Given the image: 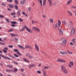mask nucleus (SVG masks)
Listing matches in <instances>:
<instances>
[{
	"label": "nucleus",
	"instance_id": "nucleus-1",
	"mask_svg": "<svg viewBox=\"0 0 76 76\" xmlns=\"http://www.w3.org/2000/svg\"><path fill=\"white\" fill-rule=\"evenodd\" d=\"M61 26V21L60 20H58V23H56V24L53 27L55 29H60V26Z\"/></svg>",
	"mask_w": 76,
	"mask_h": 76
},
{
	"label": "nucleus",
	"instance_id": "nucleus-2",
	"mask_svg": "<svg viewBox=\"0 0 76 76\" xmlns=\"http://www.w3.org/2000/svg\"><path fill=\"white\" fill-rule=\"evenodd\" d=\"M61 41H62L61 43V45L62 46H66L67 43V40L64 38H62L61 39Z\"/></svg>",
	"mask_w": 76,
	"mask_h": 76
},
{
	"label": "nucleus",
	"instance_id": "nucleus-3",
	"mask_svg": "<svg viewBox=\"0 0 76 76\" xmlns=\"http://www.w3.org/2000/svg\"><path fill=\"white\" fill-rule=\"evenodd\" d=\"M61 70L64 74H67L68 73V72H67V69H66L64 66H61Z\"/></svg>",
	"mask_w": 76,
	"mask_h": 76
},
{
	"label": "nucleus",
	"instance_id": "nucleus-4",
	"mask_svg": "<svg viewBox=\"0 0 76 76\" xmlns=\"http://www.w3.org/2000/svg\"><path fill=\"white\" fill-rule=\"evenodd\" d=\"M57 61L58 62H61V63H66V60L60 58L58 59L57 60Z\"/></svg>",
	"mask_w": 76,
	"mask_h": 76
},
{
	"label": "nucleus",
	"instance_id": "nucleus-5",
	"mask_svg": "<svg viewBox=\"0 0 76 76\" xmlns=\"http://www.w3.org/2000/svg\"><path fill=\"white\" fill-rule=\"evenodd\" d=\"M75 28H72L71 33V36H73L74 35H75Z\"/></svg>",
	"mask_w": 76,
	"mask_h": 76
},
{
	"label": "nucleus",
	"instance_id": "nucleus-6",
	"mask_svg": "<svg viewBox=\"0 0 76 76\" xmlns=\"http://www.w3.org/2000/svg\"><path fill=\"white\" fill-rule=\"evenodd\" d=\"M24 26V28H25L26 29L28 32H30V33H31V34H32V31H31V29L28 28L27 26Z\"/></svg>",
	"mask_w": 76,
	"mask_h": 76
},
{
	"label": "nucleus",
	"instance_id": "nucleus-7",
	"mask_svg": "<svg viewBox=\"0 0 76 76\" xmlns=\"http://www.w3.org/2000/svg\"><path fill=\"white\" fill-rule=\"evenodd\" d=\"M60 54H62V55H64V54L67 55V52H66V51H65L64 52L61 51L60 52Z\"/></svg>",
	"mask_w": 76,
	"mask_h": 76
},
{
	"label": "nucleus",
	"instance_id": "nucleus-8",
	"mask_svg": "<svg viewBox=\"0 0 76 76\" xmlns=\"http://www.w3.org/2000/svg\"><path fill=\"white\" fill-rule=\"evenodd\" d=\"M58 30L59 32L60 35H62L63 34V31L61 30L60 28H58Z\"/></svg>",
	"mask_w": 76,
	"mask_h": 76
},
{
	"label": "nucleus",
	"instance_id": "nucleus-9",
	"mask_svg": "<svg viewBox=\"0 0 76 76\" xmlns=\"http://www.w3.org/2000/svg\"><path fill=\"white\" fill-rule=\"evenodd\" d=\"M29 48V49H33L31 47V46L29 45H26L25 46V49H26V48Z\"/></svg>",
	"mask_w": 76,
	"mask_h": 76
},
{
	"label": "nucleus",
	"instance_id": "nucleus-10",
	"mask_svg": "<svg viewBox=\"0 0 76 76\" xmlns=\"http://www.w3.org/2000/svg\"><path fill=\"white\" fill-rule=\"evenodd\" d=\"M1 57H3V58H5V59H7V60H11L10 58L6 56H2Z\"/></svg>",
	"mask_w": 76,
	"mask_h": 76
},
{
	"label": "nucleus",
	"instance_id": "nucleus-11",
	"mask_svg": "<svg viewBox=\"0 0 76 76\" xmlns=\"http://www.w3.org/2000/svg\"><path fill=\"white\" fill-rule=\"evenodd\" d=\"M42 71L43 72V75L44 76H47V75H46V71L45 70V68H44L42 69Z\"/></svg>",
	"mask_w": 76,
	"mask_h": 76
},
{
	"label": "nucleus",
	"instance_id": "nucleus-12",
	"mask_svg": "<svg viewBox=\"0 0 76 76\" xmlns=\"http://www.w3.org/2000/svg\"><path fill=\"white\" fill-rule=\"evenodd\" d=\"M69 22L70 23L68 25V26L69 28H70V27H71V26L73 25V23L72 22V21H70Z\"/></svg>",
	"mask_w": 76,
	"mask_h": 76
},
{
	"label": "nucleus",
	"instance_id": "nucleus-13",
	"mask_svg": "<svg viewBox=\"0 0 76 76\" xmlns=\"http://www.w3.org/2000/svg\"><path fill=\"white\" fill-rule=\"evenodd\" d=\"M50 6H52L53 3H52V0H48Z\"/></svg>",
	"mask_w": 76,
	"mask_h": 76
},
{
	"label": "nucleus",
	"instance_id": "nucleus-14",
	"mask_svg": "<svg viewBox=\"0 0 76 76\" xmlns=\"http://www.w3.org/2000/svg\"><path fill=\"white\" fill-rule=\"evenodd\" d=\"M72 0H69L66 3V4L67 5H69V4H70L71 3H72Z\"/></svg>",
	"mask_w": 76,
	"mask_h": 76
},
{
	"label": "nucleus",
	"instance_id": "nucleus-15",
	"mask_svg": "<svg viewBox=\"0 0 76 76\" xmlns=\"http://www.w3.org/2000/svg\"><path fill=\"white\" fill-rule=\"evenodd\" d=\"M47 2V0H44L43 2V4L44 6H45V5L46 4V2Z\"/></svg>",
	"mask_w": 76,
	"mask_h": 76
},
{
	"label": "nucleus",
	"instance_id": "nucleus-16",
	"mask_svg": "<svg viewBox=\"0 0 76 76\" xmlns=\"http://www.w3.org/2000/svg\"><path fill=\"white\" fill-rule=\"evenodd\" d=\"M26 1L25 0H22L20 2V4H25V3Z\"/></svg>",
	"mask_w": 76,
	"mask_h": 76
},
{
	"label": "nucleus",
	"instance_id": "nucleus-17",
	"mask_svg": "<svg viewBox=\"0 0 76 76\" xmlns=\"http://www.w3.org/2000/svg\"><path fill=\"white\" fill-rule=\"evenodd\" d=\"M67 13H68L69 15L72 16V12H71L69 11H67Z\"/></svg>",
	"mask_w": 76,
	"mask_h": 76
},
{
	"label": "nucleus",
	"instance_id": "nucleus-18",
	"mask_svg": "<svg viewBox=\"0 0 76 76\" xmlns=\"http://www.w3.org/2000/svg\"><path fill=\"white\" fill-rule=\"evenodd\" d=\"M35 48H36V50H37V51H38V46L37 45V44H35Z\"/></svg>",
	"mask_w": 76,
	"mask_h": 76
},
{
	"label": "nucleus",
	"instance_id": "nucleus-19",
	"mask_svg": "<svg viewBox=\"0 0 76 76\" xmlns=\"http://www.w3.org/2000/svg\"><path fill=\"white\" fill-rule=\"evenodd\" d=\"M33 29H34V30H35V31H38V28L37 27H33Z\"/></svg>",
	"mask_w": 76,
	"mask_h": 76
},
{
	"label": "nucleus",
	"instance_id": "nucleus-20",
	"mask_svg": "<svg viewBox=\"0 0 76 76\" xmlns=\"http://www.w3.org/2000/svg\"><path fill=\"white\" fill-rule=\"evenodd\" d=\"M18 47H19V48H21L22 49H23V50H25V48L24 47L20 45H18Z\"/></svg>",
	"mask_w": 76,
	"mask_h": 76
},
{
	"label": "nucleus",
	"instance_id": "nucleus-21",
	"mask_svg": "<svg viewBox=\"0 0 76 76\" xmlns=\"http://www.w3.org/2000/svg\"><path fill=\"white\" fill-rule=\"evenodd\" d=\"M11 23L12 24H18V23L15 21H12L11 22Z\"/></svg>",
	"mask_w": 76,
	"mask_h": 76
},
{
	"label": "nucleus",
	"instance_id": "nucleus-22",
	"mask_svg": "<svg viewBox=\"0 0 76 76\" xmlns=\"http://www.w3.org/2000/svg\"><path fill=\"white\" fill-rule=\"evenodd\" d=\"M10 35H11V36H13V37H15L16 36H18V34H10Z\"/></svg>",
	"mask_w": 76,
	"mask_h": 76
},
{
	"label": "nucleus",
	"instance_id": "nucleus-23",
	"mask_svg": "<svg viewBox=\"0 0 76 76\" xmlns=\"http://www.w3.org/2000/svg\"><path fill=\"white\" fill-rule=\"evenodd\" d=\"M35 66V65L33 64H31L29 66V68H31V67H33Z\"/></svg>",
	"mask_w": 76,
	"mask_h": 76
},
{
	"label": "nucleus",
	"instance_id": "nucleus-24",
	"mask_svg": "<svg viewBox=\"0 0 76 76\" xmlns=\"http://www.w3.org/2000/svg\"><path fill=\"white\" fill-rule=\"evenodd\" d=\"M23 60H24V61H25V62H28V63H29V61L28 60L26 59L25 58H23Z\"/></svg>",
	"mask_w": 76,
	"mask_h": 76
},
{
	"label": "nucleus",
	"instance_id": "nucleus-25",
	"mask_svg": "<svg viewBox=\"0 0 76 76\" xmlns=\"http://www.w3.org/2000/svg\"><path fill=\"white\" fill-rule=\"evenodd\" d=\"M14 7H15V8L16 10H18V6L17 5H14Z\"/></svg>",
	"mask_w": 76,
	"mask_h": 76
},
{
	"label": "nucleus",
	"instance_id": "nucleus-26",
	"mask_svg": "<svg viewBox=\"0 0 76 76\" xmlns=\"http://www.w3.org/2000/svg\"><path fill=\"white\" fill-rule=\"evenodd\" d=\"M17 13L18 16H20V11H18L17 12Z\"/></svg>",
	"mask_w": 76,
	"mask_h": 76
},
{
	"label": "nucleus",
	"instance_id": "nucleus-27",
	"mask_svg": "<svg viewBox=\"0 0 76 76\" xmlns=\"http://www.w3.org/2000/svg\"><path fill=\"white\" fill-rule=\"evenodd\" d=\"M38 22L37 21H35V20H32V24H34V23H37Z\"/></svg>",
	"mask_w": 76,
	"mask_h": 76
},
{
	"label": "nucleus",
	"instance_id": "nucleus-28",
	"mask_svg": "<svg viewBox=\"0 0 76 76\" xmlns=\"http://www.w3.org/2000/svg\"><path fill=\"white\" fill-rule=\"evenodd\" d=\"M14 73H15L18 72V69L16 68H15L14 70Z\"/></svg>",
	"mask_w": 76,
	"mask_h": 76
},
{
	"label": "nucleus",
	"instance_id": "nucleus-29",
	"mask_svg": "<svg viewBox=\"0 0 76 76\" xmlns=\"http://www.w3.org/2000/svg\"><path fill=\"white\" fill-rule=\"evenodd\" d=\"M9 6L10 8H12L13 7V5L12 4L9 5Z\"/></svg>",
	"mask_w": 76,
	"mask_h": 76
},
{
	"label": "nucleus",
	"instance_id": "nucleus-30",
	"mask_svg": "<svg viewBox=\"0 0 76 76\" xmlns=\"http://www.w3.org/2000/svg\"><path fill=\"white\" fill-rule=\"evenodd\" d=\"M72 41L74 43V44H76V39H72Z\"/></svg>",
	"mask_w": 76,
	"mask_h": 76
},
{
	"label": "nucleus",
	"instance_id": "nucleus-31",
	"mask_svg": "<svg viewBox=\"0 0 76 76\" xmlns=\"http://www.w3.org/2000/svg\"><path fill=\"white\" fill-rule=\"evenodd\" d=\"M69 64L72 66H73V62H70Z\"/></svg>",
	"mask_w": 76,
	"mask_h": 76
},
{
	"label": "nucleus",
	"instance_id": "nucleus-32",
	"mask_svg": "<svg viewBox=\"0 0 76 76\" xmlns=\"http://www.w3.org/2000/svg\"><path fill=\"white\" fill-rule=\"evenodd\" d=\"M19 20L20 22H22L23 21V20L21 18H19Z\"/></svg>",
	"mask_w": 76,
	"mask_h": 76
},
{
	"label": "nucleus",
	"instance_id": "nucleus-33",
	"mask_svg": "<svg viewBox=\"0 0 76 76\" xmlns=\"http://www.w3.org/2000/svg\"><path fill=\"white\" fill-rule=\"evenodd\" d=\"M62 23H64L65 25H66V24H67V23H66V22L65 21H64L62 22Z\"/></svg>",
	"mask_w": 76,
	"mask_h": 76
},
{
	"label": "nucleus",
	"instance_id": "nucleus-34",
	"mask_svg": "<svg viewBox=\"0 0 76 76\" xmlns=\"http://www.w3.org/2000/svg\"><path fill=\"white\" fill-rule=\"evenodd\" d=\"M28 12H31V7H28Z\"/></svg>",
	"mask_w": 76,
	"mask_h": 76
},
{
	"label": "nucleus",
	"instance_id": "nucleus-35",
	"mask_svg": "<svg viewBox=\"0 0 76 76\" xmlns=\"http://www.w3.org/2000/svg\"><path fill=\"white\" fill-rule=\"evenodd\" d=\"M11 15L12 16H13V15H16V13H15V12H12L11 13Z\"/></svg>",
	"mask_w": 76,
	"mask_h": 76
},
{
	"label": "nucleus",
	"instance_id": "nucleus-36",
	"mask_svg": "<svg viewBox=\"0 0 76 76\" xmlns=\"http://www.w3.org/2000/svg\"><path fill=\"white\" fill-rule=\"evenodd\" d=\"M39 0V2L40 3V5H41V7L42 6V0Z\"/></svg>",
	"mask_w": 76,
	"mask_h": 76
},
{
	"label": "nucleus",
	"instance_id": "nucleus-37",
	"mask_svg": "<svg viewBox=\"0 0 76 76\" xmlns=\"http://www.w3.org/2000/svg\"><path fill=\"white\" fill-rule=\"evenodd\" d=\"M17 54L19 56H22V54H21L19 52V51H18V52H17Z\"/></svg>",
	"mask_w": 76,
	"mask_h": 76
},
{
	"label": "nucleus",
	"instance_id": "nucleus-38",
	"mask_svg": "<svg viewBox=\"0 0 76 76\" xmlns=\"http://www.w3.org/2000/svg\"><path fill=\"white\" fill-rule=\"evenodd\" d=\"M25 30V27H23V28L20 29V32H21V31H23Z\"/></svg>",
	"mask_w": 76,
	"mask_h": 76
},
{
	"label": "nucleus",
	"instance_id": "nucleus-39",
	"mask_svg": "<svg viewBox=\"0 0 76 76\" xmlns=\"http://www.w3.org/2000/svg\"><path fill=\"white\" fill-rule=\"evenodd\" d=\"M15 4H18V1L17 0H15Z\"/></svg>",
	"mask_w": 76,
	"mask_h": 76
},
{
	"label": "nucleus",
	"instance_id": "nucleus-40",
	"mask_svg": "<svg viewBox=\"0 0 76 76\" xmlns=\"http://www.w3.org/2000/svg\"><path fill=\"white\" fill-rule=\"evenodd\" d=\"M71 8L72 9H76V6H71Z\"/></svg>",
	"mask_w": 76,
	"mask_h": 76
},
{
	"label": "nucleus",
	"instance_id": "nucleus-41",
	"mask_svg": "<svg viewBox=\"0 0 76 76\" xmlns=\"http://www.w3.org/2000/svg\"><path fill=\"white\" fill-rule=\"evenodd\" d=\"M13 29H11L10 30H9L8 31H7L8 32H12V31H13Z\"/></svg>",
	"mask_w": 76,
	"mask_h": 76
},
{
	"label": "nucleus",
	"instance_id": "nucleus-42",
	"mask_svg": "<svg viewBox=\"0 0 76 76\" xmlns=\"http://www.w3.org/2000/svg\"><path fill=\"white\" fill-rule=\"evenodd\" d=\"M2 51L4 53H7V51L5 50H2Z\"/></svg>",
	"mask_w": 76,
	"mask_h": 76
},
{
	"label": "nucleus",
	"instance_id": "nucleus-43",
	"mask_svg": "<svg viewBox=\"0 0 76 76\" xmlns=\"http://www.w3.org/2000/svg\"><path fill=\"white\" fill-rule=\"evenodd\" d=\"M4 16L1 15H0V18H4Z\"/></svg>",
	"mask_w": 76,
	"mask_h": 76
},
{
	"label": "nucleus",
	"instance_id": "nucleus-44",
	"mask_svg": "<svg viewBox=\"0 0 76 76\" xmlns=\"http://www.w3.org/2000/svg\"><path fill=\"white\" fill-rule=\"evenodd\" d=\"M14 51H15V52H17V53H18V52L19 51V50L17 49H15L14 50Z\"/></svg>",
	"mask_w": 76,
	"mask_h": 76
},
{
	"label": "nucleus",
	"instance_id": "nucleus-45",
	"mask_svg": "<svg viewBox=\"0 0 76 76\" xmlns=\"http://www.w3.org/2000/svg\"><path fill=\"white\" fill-rule=\"evenodd\" d=\"M50 21H51V23H53L54 21H53V20L52 19H50Z\"/></svg>",
	"mask_w": 76,
	"mask_h": 76
},
{
	"label": "nucleus",
	"instance_id": "nucleus-46",
	"mask_svg": "<svg viewBox=\"0 0 76 76\" xmlns=\"http://www.w3.org/2000/svg\"><path fill=\"white\" fill-rule=\"evenodd\" d=\"M68 53H69V54H72V52H70L68 50L67 51Z\"/></svg>",
	"mask_w": 76,
	"mask_h": 76
},
{
	"label": "nucleus",
	"instance_id": "nucleus-47",
	"mask_svg": "<svg viewBox=\"0 0 76 76\" xmlns=\"http://www.w3.org/2000/svg\"><path fill=\"white\" fill-rule=\"evenodd\" d=\"M14 40L15 41H18V39L17 38H14Z\"/></svg>",
	"mask_w": 76,
	"mask_h": 76
},
{
	"label": "nucleus",
	"instance_id": "nucleus-48",
	"mask_svg": "<svg viewBox=\"0 0 76 76\" xmlns=\"http://www.w3.org/2000/svg\"><path fill=\"white\" fill-rule=\"evenodd\" d=\"M6 20L7 21V23H9V20L8 19H6Z\"/></svg>",
	"mask_w": 76,
	"mask_h": 76
},
{
	"label": "nucleus",
	"instance_id": "nucleus-49",
	"mask_svg": "<svg viewBox=\"0 0 76 76\" xmlns=\"http://www.w3.org/2000/svg\"><path fill=\"white\" fill-rule=\"evenodd\" d=\"M14 55L16 57H19V56L18 55L16 54H14Z\"/></svg>",
	"mask_w": 76,
	"mask_h": 76
},
{
	"label": "nucleus",
	"instance_id": "nucleus-50",
	"mask_svg": "<svg viewBox=\"0 0 76 76\" xmlns=\"http://www.w3.org/2000/svg\"><path fill=\"white\" fill-rule=\"evenodd\" d=\"M11 26L12 27H15V26H16V25L15 24H12L11 25Z\"/></svg>",
	"mask_w": 76,
	"mask_h": 76
},
{
	"label": "nucleus",
	"instance_id": "nucleus-51",
	"mask_svg": "<svg viewBox=\"0 0 76 76\" xmlns=\"http://www.w3.org/2000/svg\"><path fill=\"white\" fill-rule=\"evenodd\" d=\"M26 56L27 57H29V53H26Z\"/></svg>",
	"mask_w": 76,
	"mask_h": 76
},
{
	"label": "nucleus",
	"instance_id": "nucleus-52",
	"mask_svg": "<svg viewBox=\"0 0 76 76\" xmlns=\"http://www.w3.org/2000/svg\"><path fill=\"white\" fill-rule=\"evenodd\" d=\"M8 47H10V48H12L13 47V46L12 45H8Z\"/></svg>",
	"mask_w": 76,
	"mask_h": 76
},
{
	"label": "nucleus",
	"instance_id": "nucleus-53",
	"mask_svg": "<svg viewBox=\"0 0 76 76\" xmlns=\"http://www.w3.org/2000/svg\"><path fill=\"white\" fill-rule=\"evenodd\" d=\"M70 45H73V43L72 42H70Z\"/></svg>",
	"mask_w": 76,
	"mask_h": 76
},
{
	"label": "nucleus",
	"instance_id": "nucleus-54",
	"mask_svg": "<svg viewBox=\"0 0 76 76\" xmlns=\"http://www.w3.org/2000/svg\"><path fill=\"white\" fill-rule=\"evenodd\" d=\"M33 57H32V56H29V58H33Z\"/></svg>",
	"mask_w": 76,
	"mask_h": 76
},
{
	"label": "nucleus",
	"instance_id": "nucleus-55",
	"mask_svg": "<svg viewBox=\"0 0 76 76\" xmlns=\"http://www.w3.org/2000/svg\"><path fill=\"white\" fill-rule=\"evenodd\" d=\"M14 64H16L17 65H18V62H14Z\"/></svg>",
	"mask_w": 76,
	"mask_h": 76
},
{
	"label": "nucleus",
	"instance_id": "nucleus-56",
	"mask_svg": "<svg viewBox=\"0 0 76 76\" xmlns=\"http://www.w3.org/2000/svg\"><path fill=\"white\" fill-rule=\"evenodd\" d=\"M44 67L45 68V69H48V68H49V67H48V66H44Z\"/></svg>",
	"mask_w": 76,
	"mask_h": 76
},
{
	"label": "nucleus",
	"instance_id": "nucleus-57",
	"mask_svg": "<svg viewBox=\"0 0 76 76\" xmlns=\"http://www.w3.org/2000/svg\"><path fill=\"white\" fill-rule=\"evenodd\" d=\"M69 67H70V68H72V66L70 64H69Z\"/></svg>",
	"mask_w": 76,
	"mask_h": 76
},
{
	"label": "nucleus",
	"instance_id": "nucleus-58",
	"mask_svg": "<svg viewBox=\"0 0 76 76\" xmlns=\"http://www.w3.org/2000/svg\"><path fill=\"white\" fill-rule=\"evenodd\" d=\"M5 71L7 72H10V70H6Z\"/></svg>",
	"mask_w": 76,
	"mask_h": 76
},
{
	"label": "nucleus",
	"instance_id": "nucleus-59",
	"mask_svg": "<svg viewBox=\"0 0 76 76\" xmlns=\"http://www.w3.org/2000/svg\"><path fill=\"white\" fill-rule=\"evenodd\" d=\"M22 14H23V15H25V12L23 11L22 12Z\"/></svg>",
	"mask_w": 76,
	"mask_h": 76
},
{
	"label": "nucleus",
	"instance_id": "nucleus-60",
	"mask_svg": "<svg viewBox=\"0 0 76 76\" xmlns=\"http://www.w3.org/2000/svg\"><path fill=\"white\" fill-rule=\"evenodd\" d=\"M10 71H12V72H15L14 71V70H13V69H10Z\"/></svg>",
	"mask_w": 76,
	"mask_h": 76
},
{
	"label": "nucleus",
	"instance_id": "nucleus-61",
	"mask_svg": "<svg viewBox=\"0 0 76 76\" xmlns=\"http://www.w3.org/2000/svg\"><path fill=\"white\" fill-rule=\"evenodd\" d=\"M4 49L5 50H8L7 48H4Z\"/></svg>",
	"mask_w": 76,
	"mask_h": 76
},
{
	"label": "nucleus",
	"instance_id": "nucleus-62",
	"mask_svg": "<svg viewBox=\"0 0 76 76\" xmlns=\"http://www.w3.org/2000/svg\"><path fill=\"white\" fill-rule=\"evenodd\" d=\"M38 73L39 74H41V72L39 71H38Z\"/></svg>",
	"mask_w": 76,
	"mask_h": 76
},
{
	"label": "nucleus",
	"instance_id": "nucleus-63",
	"mask_svg": "<svg viewBox=\"0 0 76 76\" xmlns=\"http://www.w3.org/2000/svg\"><path fill=\"white\" fill-rule=\"evenodd\" d=\"M1 5H2V6H6V4H5L4 3L2 4Z\"/></svg>",
	"mask_w": 76,
	"mask_h": 76
},
{
	"label": "nucleus",
	"instance_id": "nucleus-64",
	"mask_svg": "<svg viewBox=\"0 0 76 76\" xmlns=\"http://www.w3.org/2000/svg\"><path fill=\"white\" fill-rule=\"evenodd\" d=\"M21 74L22 75H23V76H25V75L24 74H23V73H21Z\"/></svg>",
	"mask_w": 76,
	"mask_h": 76
}]
</instances>
